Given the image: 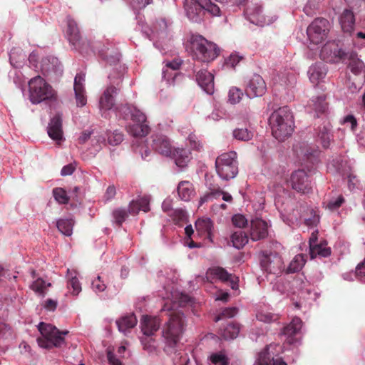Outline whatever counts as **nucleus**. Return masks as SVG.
Instances as JSON below:
<instances>
[{"label": "nucleus", "instance_id": "obj_1", "mask_svg": "<svg viewBox=\"0 0 365 365\" xmlns=\"http://www.w3.org/2000/svg\"><path fill=\"white\" fill-rule=\"evenodd\" d=\"M101 56L106 60L110 66H113V71L109 74V79L113 83L108 86L104 91L99 100V107L102 115L107 117L106 111L112 110L115 106V97L118 93V88L114 85H118L120 78L125 73L127 68L121 64L120 54L118 52L111 51L109 54H106L103 51H99Z\"/></svg>", "mask_w": 365, "mask_h": 365}, {"label": "nucleus", "instance_id": "obj_2", "mask_svg": "<svg viewBox=\"0 0 365 365\" xmlns=\"http://www.w3.org/2000/svg\"><path fill=\"white\" fill-rule=\"evenodd\" d=\"M272 135L284 141L292 133L294 127L293 115L287 106L274 110L269 118Z\"/></svg>", "mask_w": 365, "mask_h": 365}, {"label": "nucleus", "instance_id": "obj_3", "mask_svg": "<svg viewBox=\"0 0 365 365\" xmlns=\"http://www.w3.org/2000/svg\"><path fill=\"white\" fill-rule=\"evenodd\" d=\"M168 321L163 328V336L170 347H174L182 337L186 326L187 321L185 314L180 311L168 312Z\"/></svg>", "mask_w": 365, "mask_h": 365}, {"label": "nucleus", "instance_id": "obj_4", "mask_svg": "<svg viewBox=\"0 0 365 365\" xmlns=\"http://www.w3.org/2000/svg\"><path fill=\"white\" fill-rule=\"evenodd\" d=\"M184 8L187 18L196 23L203 20L206 12L213 16L221 15V8L211 0H185Z\"/></svg>", "mask_w": 365, "mask_h": 365}, {"label": "nucleus", "instance_id": "obj_5", "mask_svg": "<svg viewBox=\"0 0 365 365\" xmlns=\"http://www.w3.org/2000/svg\"><path fill=\"white\" fill-rule=\"evenodd\" d=\"M38 328L41 334V337L37 339L40 347L49 349L65 344L63 336L68 334V331H61L55 326L44 322L39 323Z\"/></svg>", "mask_w": 365, "mask_h": 365}, {"label": "nucleus", "instance_id": "obj_6", "mask_svg": "<svg viewBox=\"0 0 365 365\" xmlns=\"http://www.w3.org/2000/svg\"><path fill=\"white\" fill-rule=\"evenodd\" d=\"M191 46L193 56L195 58L202 62H211L220 54L219 47L215 43L207 41L202 36H192Z\"/></svg>", "mask_w": 365, "mask_h": 365}, {"label": "nucleus", "instance_id": "obj_7", "mask_svg": "<svg viewBox=\"0 0 365 365\" xmlns=\"http://www.w3.org/2000/svg\"><path fill=\"white\" fill-rule=\"evenodd\" d=\"M66 37L68 41L74 46V48L78 50L81 53H88L87 47H91V49L95 52L97 51H103L106 54H109L111 51L108 48H100V43L96 42L94 45H91L88 41H81L79 30L77 26L76 22L71 17L67 18V29L66 31Z\"/></svg>", "mask_w": 365, "mask_h": 365}, {"label": "nucleus", "instance_id": "obj_8", "mask_svg": "<svg viewBox=\"0 0 365 365\" xmlns=\"http://www.w3.org/2000/svg\"><path fill=\"white\" fill-rule=\"evenodd\" d=\"M29 100L33 104L51 99L55 91L52 87L40 76L32 78L28 83Z\"/></svg>", "mask_w": 365, "mask_h": 365}, {"label": "nucleus", "instance_id": "obj_9", "mask_svg": "<svg viewBox=\"0 0 365 365\" xmlns=\"http://www.w3.org/2000/svg\"><path fill=\"white\" fill-rule=\"evenodd\" d=\"M215 168L222 179L229 180L234 178L238 173L237 153H225L218 156L215 160Z\"/></svg>", "mask_w": 365, "mask_h": 365}, {"label": "nucleus", "instance_id": "obj_10", "mask_svg": "<svg viewBox=\"0 0 365 365\" xmlns=\"http://www.w3.org/2000/svg\"><path fill=\"white\" fill-rule=\"evenodd\" d=\"M329 31V22L324 18L315 19L307 27L309 40L313 44H319L327 38Z\"/></svg>", "mask_w": 365, "mask_h": 365}, {"label": "nucleus", "instance_id": "obj_11", "mask_svg": "<svg viewBox=\"0 0 365 365\" xmlns=\"http://www.w3.org/2000/svg\"><path fill=\"white\" fill-rule=\"evenodd\" d=\"M348 56L341 49L339 44L335 41H329L324 45L320 52V58L329 63H337L344 60Z\"/></svg>", "mask_w": 365, "mask_h": 365}, {"label": "nucleus", "instance_id": "obj_12", "mask_svg": "<svg viewBox=\"0 0 365 365\" xmlns=\"http://www.w3.org/2000/svg\"><path fill=\"white\" fill-rule=\"evenodd\" d=\"M260 264L263 270L270 274H279L284 270L282 259L276 252L263 254Z\"/></svg>", "mask_w": 365, "mask_h": 365}, {"label": "nucleus", "instance_id": "obj_13", "mask_svg": "<svg viewBox=\"0 0 365 365\" xmlns=\"http://www.w3.org/2000/svg\"><path fill=\"white\" fill-rule=\"evenodd\" d=\"M42 73L50 80H57L63 73L62 65L54 56H48L42 59L41 63Z\"/></svg>", "mask_w": 365, "mask_h": 365}, {"label": "nucleus", "instance_id": "obj_14", "mask_svg": "<svg viewBox=\"0 0 365 365\" xmlns=\"http://www.w3.org/2000/svg\"><path fill=\"white\" fill-rule=\"evenodd\" d=\"M289 182L292 187L299 192L309 193L312 190L311 182L304 170L293 172Z\"/></svg>", "mask_w": 365, "mask_h": 365}, {"label": "nucleus", "instance_id": "obj_15", "mask_svg": "<svg viewBox=\"0 0 365 365\" xmlns=\"http://www.w3.org/2000/svg\"><path fill=\"white\" fill-rule=\"evenodd\" d=\"M120 112L123 119L127 121L125 128L128 133L135 138L137 137L136 108L126 104L120 108Z\"/></svg>", "mask_w": 365, "mask_h": 365}, {"label": "nucleus", "instance_id": "obj_16", "mask_svg": "<svg viewBox=\"0 0 365 365\" xmlns=\"http://www.w3.org/2000/svg\"><path fill=\"white\" fill-rule=\"evenodd\" d=\"M244 12L246 18L251 23L261 26L265 23L262 6L257 2L247 0Z\"/></svg>", "mask_w": 365, "mask_h": 365}, {"label": "nucleus", "instance_id": "obj_17", "mask_svg": "<svg viewBox=\"0 0 365 365\" xmlns=\"http://www.w3.org/2000/svg\"><path fill=\"white\" fill-rule=\"evenodd\" d=\"M267 91V86L262 77L254 74L247 83L245 92L250 98L263 96Z\"/></svg>", "mask_w": 365, "mask_h": 365}, {"label": "nucleus", "instance_id": "obj_18", "mask_svg": "<svg viewBox=\"0 0 365 365\" xmlns=\"http://www.w3.org/2000/svg\"><path fill=\"white\" fill-rule=\"evenodd\" d=\"M152 146L157 153L167 157H170L174 150L169 138L163 135H155Z\"/></svg>", "mask_w": 365, "mask_h": 365}, {"label": "nucleus", "instance_id": "obj_19", "mask_svg": "<svg viewBox=\"0 0 365 365\" xmlns=\"http://www.w3.org/2000/svg\"><path fill=\"white\" fill-rule=\"evenodd\" d=\"M250 238L253 241L264 239L268 235L267 223L259 218L251 221Z\"/></svg>", "mask_w": 365, "mask_h": 365}, {"label": "nucleus", "instance_id": "obj_20", "mask_svg": "<svg viewBox=\"0 0 365 365\" xmlns=\"http://www.w3.org/2000/svg\"><path fill=\"white\" fill-rule=\"evenodd\" d=\"M85 75L78 73L74 78L73 90L77 106H84L87 103L86 91L84 87Z\"/></svg>", "mask_w": 365, "mask_h": 365}, {"label": "nucleus", "instance_id": "obj_21", "mask_svg": "<svg viewBox=\"0 0 365 365\" xmlns=\"http://www.w3.org/2000/svg\"><path fill=\"white\" fill-rule=\"evenodd\" d=\"M48 136L56 141L63 139L62 117L59 113L54 115L50 120L47 127Z\"/></svg>", "mask_w": 365, "mask_h": 365}, {"label": "nucleus", "instance_id": "obj_22", "mask_svg": "<svg viewBox=\"0 0 365 365\" xmlns=\"http://www.w3.org/2000/svg\"><path fill=\"white\" fill-rule=\"evenodd\" d=\"M302 327V321L299 317H294L292 322L287 324L282 330L281 334L286 337V341L289 344L295 341L294 336L299 333Z\"/></svg>", "mask_w": 365, "mask_h": 365}, {"label": "nucleus", "instance_id": "obj_23", "mask_svg": "<svg viewBox=\"0 0 365 365\" xmlns=\"http://www.w3.org/2000/svg\"><path fill=\"white\" fill-rule=\"evenodd\" d=\"M196 81L198 85L208 94L214 92V76L207 70H200L197 72Z\"/></svg>", "mask_w": 365, "mask_h": 365}, {"label": "nucleus", "instance_id": "obj_24", "mask_svg": "<svg viewBox=\"0 0 365 365\" xmlns=\"http://www.w3.org/2000/svg\"><path fill=\"white\" fill-rule=\"evenodd\" d=\"M206 277L208 280L210 281L216 279H220L222 282L230 281L232 283V289H236L237 286L236 282H234L232 279V275L229 274L224 268L220 267L210 268L206 273Z\"/></svg>", "mask_w": 365, "mask_h": 365}, {"label": "nucleus", "instance_id": "obj_25", "mask_svg": "<svg viewBox=\"0 0 365 365\" xmlns=\"http://www.w3.org/2000/svg\"><path fill=\"white\" fill-rule=\"evenodd\" d=\"M160 320L157 317L143 316L141 319V331L145 336H153L159 329Z\"/></svg>", "mask_w": 365, "mask_h": 365}, {"label": "nucleus", "instance_id": "obj_26", "mask_svg": "<svg viewBox=\"0 0 365 365\" xmlns=\"http://www.w3.org/2000/svg\"><path fill=\"white\" fill-rule=\"evenodd\" d=\"M327 67L323 63H316L309 67L308 74L311 82L317 85L327 74Z\"/></svg>", "mask_w": 365, "mask_h": 365}, {"label": "nucleus", "instance_id": "obj_27", "mask_svg": "<svg viewBox=\"0 0 365 365\" xmlns=\"http://www.w3.org/2000/svg\"><path fill=\"white\" fill-rule=\"evenodd\" d=\"M136 322L137 319L134 313L123 316L115 322L118 331L125 335H127L130 330L135 327Z\"/></svg>", "mask_w": 365, "mask_h": 365}, {"label": "nucleus", "instance_id": "obj_28", "mask_svg": "<svg viewBox=\"0 0 365 365\" xmlns=\"http://www.w3.org/2000/svg\"><path fill=\"white\" fill-rule=\"evenodd\" d=\"M195 228L200 235L212 240L213 223L210 218L198 219L195 222Z\"/></svg>", "mask_w": 365, "mask_h": 365}, {"label": "nucleus", "instance_id": "obj_29", "mask_svg": "<svg viewBox=\"0 0 365 365\" xmlns=\"http://www.w3.org/2000/svg\"><path fill=\"white\" fill-rule=\"evenodd\" d=\"M136 202L132 200L129 205L128 209L126 208H118L113 212V217L115 223L118 225H121L123 222L128 218L129 213L134 214L135 212Z\"/></svg>", "mask_w": 365, "mask_h": 365}, {"label": "nucleus", "instance_id": "obj_30", "mask_svg": "<svg viewBox=\"0 0 365 365\" xmlns=\"http://www.w3.org/2000/svg\"><path fill=\"white\" fill-rule=\"evenodd\" d=\"M190 152L184 148H175L172 157L175 160L177 166L185 168L191 159Z\"/></svg>", "mask_w": 365, "mask_h": 365}, {"label": "nucleus", "instance_id": "obj_31", "mask_svg": "<svg viewBox=\"0 0 365 365\" xmlns=\"http://www.w3.org/2000/svg\"><path fill=\"white\" fill-rule=\"evenodd\" d=\"M340 23L344 32L351 33L354 29L355 24L353 12L349 9H345L341 15Z\"/></svg>", "mask_w": 365, "mask_h": 365}, {"label": "nucleus", "instance_id": "obj_32", "mask_svg": "<svg viewBox=\"0 0 365 365\" xmlns=\"http://www.w3.org/2000/svg\"><path fill=\"white\" fill-rule=\"evenodd\" d=\"M240 325L234 322H229L226 326L219 329V334L225 339H233L238 336Z\"/></svg>", "mask_w": 365, "mask_h": 365}, {"label": "nucleus", "instance_id": "obj_33", "mask_svg": "<svg viewBox=\"0 0 365 365\" xmlns=\"http://www.w3.org/2000/svg\"><path fill=\"white\" fill-rule=\"evenodd\" d=\"M178 192L181 200L189 201L195 195L192 184L189 181H182L178 186Z\"/></svg>", "mask_w": 365, "mask_h": 365}, {"label": "nucleus", "instance_id": "obj_34", "mask_svg": "<svg viewBox=\"0 0 365 365\" xmlns=\"http://www.w3.org/2000/svg\"><path fill=\"white\" fill-rule=\"evenodd\" d=\"M26 55L19 48H14L9 53V60L11 65L16 68L21 67L26 61Z\"/></svg>", "mask_w": 365, "mask_h": 365}, {"label": "nucleus", "instance_id": "obj_35", "mask_svg": "<svg viewBox=\"0 0 365 365\" xmlns=\"http://www.w3.org/2000/svg\"><path fill=\"white\" fill-rule=\"evenodd\" d=\"M347 53L348 56L346 58L349 60V68L351 71L355 75L361 73L365 68L364 62L357 58L356 53L351 52Z\"/></svg>", "mask_w": 365, "mask_h": 365}, {"label": "nucleus", "instance_id": "obj_36", "mask_svg": "<svg viewBox=\"0 0 365 365\" xmlns=\"http://www.w3.org/2000/svg\"><path fill=\"white\" fill-rule=\"evenodd\" d=\"M309 255L312 259L315 258L318 255L327 257L331 255V249L329 247H327L326 242H322L309 249Z\"/></svg>", "mask_w": 365, "mask_h": 365}, {"label": "nucleus", "instance_id": "obj_37", "mask_svg": "<svg viewBox=\"0 0 365 365\" xmlns=\"http://www.w3.org/2000/svg\"><path fill=\"white\" fill-rule=\"evenodd\" d=\"M68 287L72 288V294L78 295L81 292V285L76 277V271L67 269Z\"/></svg>", "mask_w": 365, "mask_h": 365}, {"label": "nucleus", "instance_id": "obj_38", "mask_svg": "<svg viewBox=\"0 0 365 365\" xmlns=\"http://www.w3.org/2000/svg\"><path fill=\"white\" fill-rule=\"evenodd\" d=\"M306 262V256L302 254L297 255L291 261L287 268V273H295L302 269Z\"/></svg>", "mask_w": 365, "mask_h": 365}, {"label": "nucleus", "instance_id": "obj_39", "mask_svg": "<svg viewBox=\"0 0 365 365\" xmlns=\"http://www.w3.org/2000/svg\"><path fill=\"white\" fill-rule=\"evenodd\" d=\"M208 359L212 365H229L230 359L225 351H219L212 353Z\"/></svg>", "mask_w": 365, "mask_h": 365}, {"label": "nucleus", "instance_id": "obj_40", "mask_svg": "<svg viewBox=\"0 0 365 365\" xmlns=\"http://www.w3.org/2000/svg\"><path fill=\"white\" fill-rule=\"evenodd\" d=\"M150 130L151 128L146 115L138 110V138L146 136Z\"/></svg>", "mask_w": 365, "mask_h": 365}, {"label": "nucleus", "instance_id": "obj_41", "mask_svg": "<svg viewBox=\"0 0 365 365\" xmlns=\"http://www.w3.org/2000/svg\"><path fill=\"white\" fill-rule=\"evenodd\" d=\"M231 241L235 248L241 249L248 242V237L244 231L237 230L231 235Z\"/></svg>", "mask_w": 365, "mask_h": 365}, {"label": "nucleus", "instance_id": "obj_42", "mask_svg": "<svg viewBox=\"0 0 365 365\" xmlns=\"http://www.w3.org/2000/svg\"><path fill=\"white\" fill-rule=\"evenodd\" d=\"M74 222L72 219H60L56 222L58 230L66 236H71L73 233Z\"/></svg>", "mask_w": 365, "mask_h": 365}, {"label": "nucleus", "instance_id": "obj_43", "mask_svg": "<svg viewBox=\"0 0 365 365\" xmlns=\"http://www.w3.org/2000/svg\"><path fill=\"white\" fill-rule=\"evenodd\" d=\"M309 106L312 107L316 111L317 116L319 114L324 113L327 109V103L325 101V97L318 96L315 99H312Z\"/></svg>", "mask_w": 365, "mask_h": 365}, {"label": "nucleus", "instance_id": "obj_44", "mask_svg": "<svg viewBox=\"0 0 365 365\" xmlns=\"http://www.w3.org/2000/svg\"><path fill=\"white\" fill-rule=\"evenodd\" d=\"M318 136L321 140V143L324 148H329L331 140V134L329 125H324L319 127Z\"/></svg>", "mask_w": 365, "mask_h": 365}, {"label": "nucleus", "instance_id": "obj_45", "mask_svg": "<svg viewBox=\"0 0 365 365\" xmlns=\"http://www.w3.org/2000/svg\"><path fill=\"white\" fill-rule=\"evenodd\" d=\"M168 215L172 218L175 224L180 226H182L187 221V214L182 209L173 210Z\"/></svg>", "mask_w": 365, "mask_h": 365}, {"label": "nucleus", "instance_id": "obj_46", "mask_svg": "<svg viewBox=\"0 0 365 365\" xmlns=\"http://www.w3.org/2000/svg\"><path fill=\"white\" fill-rule=\"evenodd\" d=\"M50 286V283H46L42 279L38 278L31 284V288L38 295L43 297L46 294L47 287Z\"/></svg>", "mask_w": 365, "mask_h": 365}, {"label": "nucleus", "instance_id": "obj_47", "mask_svg": "<svg viewBox=\"0 0 365 365\" xmlns=\"http://www.w3.org/2000/svg\"><path fill=\"white\" fill-rule=\"evenodd\" d=\"M233 137L242 141H249L253 137V133L247 128H236L233 130Z\"/></svg>", "mask_w": 365, "mask_h": 365}, {"label": "nucleus", "instance_id": "obj_48", "mask_svg": "<svg viewBox=\"0 0 365 365\" xmlns=\"http://www.w3.org/2000/svg\"><path fill=\"white\" fill-rule=\"evenodd\" d=\"M269 349V346H267L262 351L259 353L255 365H272V360L270 359Z\"/></svg>", "mask_w": 365, "mask_h": 365}, {"label": "nucleus", "instance_id": "obj_49", "mask_svg": "<svg viewBox=\"0 0 365 365\" xmlns=\"http://www.w3.org/2000/svg\"><path fill=\"white\" fill-rule=\"evenodd\" d=\"M53 196L55 200L59 204H67L69 201V197L66 191L61 187H55L53 189Z\"/></svg>", "mask_w": 365, "mask_h": 365}, {"label": "nucleus", "instance_id": "obj_50", "mask_svg": "<svg viewBox=\"0 0 365 365\" xmlns=\"http://www.w3.org/2000/svg\"><path fill=\"white\" fill-rule=\"evenodd\" d=\"M242 96L243 93L240 88L232 87L229 91L228 100L230 103L236 104L241 101Z\"/></svg>", "mask_w": 365, "mask_h": 365}, {"label": "nucleus", "instance_id": "obj_51", "mask_svg": "<svg viewBox=\"0 0 365 365\" xmlns=\"http://www.w3.org/2000/svg\"><path fill=\"white\" fill-rule=\"evenodd\" d=\"M237 313V309L236 307L225 308L217 316L215 317V321L219 322L222 319L234 317Z\"/></svg>", "mask_w": 365, "mask_h": 365}, {"label": "nucleus", "instance_id": "obj_52", "mask_svg": "<svg viewBox=\"0 0 365 365\" xmlns=\"http://www.w3.org/2000/svg\"><path fill=\"white\" fill-rule=\"evenodd\" d=\"M223 194V191L220 188H213L210 189V191L205 193L202 197H200V203L202 205L203 203L208 202L209 200H212L213 198H218Z\"/></svg>", "mask_w": 365, "mask_h": 365}, {"label": "nucleus", "instance_id": "obj_53", "mask_svg": "<svg viewBox=\"0 0 365 365\" xmlns=\"http://www.w3.org/2000/svg\"><path fill=\"white\" fill-rule=\"evenodd\" d=\"M344 202V197L342 195H339L337 198L331 199L328 201L325 207L330 211H335L337 210Z\"/></svg>", "mask_w": 365, "mask_h": 365}, {"label": "nucleus", "instance_id": "obj_54", "mask_svg": "<svg viewBox=\"0 0 365 365\" xmlns=\"http://www.w3.org/2000/svg\"><path fill=\"white\" fill-rule=\"evenodd\" d=\"M106 287V284L102 281L100 276H97L91 282V288L96 294L104 292Z\"/></svg>", "mask_w": 365, "mask_h": 365}, {"label": "nucleus", "instance_id": "obj_55", "mask_svg": "<svg viewBox=\"0 0 365 365\" xmlns=\"http://www.w3.org/2000/svg\"><path fill=\"white\" fill-rule=\"evenodd\" d=\"M150 195H143V196H138V211L148 212L150 210Z\"/></svg>", "mask_w": 365, "mask_h": 365}, {"label": "nucleus", "instance_id": "obj_56", "mask_svg": "<svg viewBox=\"0 0 365 365\" xmlns=\"http://www.w3.org/2000/svg\"><path fill=\"white\" fill-rule=\"evenodd\" d=\"M123 140V135L120 132L115 130L113 133L108 134V143L112 145L120 144Z\"/></svg>", "mask_w": 365, "mask_h": 365}, {"label": "nucleus", "instance_id": "obj_57", "mask_svg": "<svg viewBox=\"0 0 365 365\" xmlns=\"http://www.w3.org/2000/svg\"><path fill=\"white\" fill-rule=\"evenodd\" d=\"M257 318L258 320L266 323L274 322L278 319L277 315L270 312H259L257 314Z\"/></svg>", "mask_w": 365, "mask_h": 365}, {"label": "nucleus", "instance_id": "obj_58", "mask_svg": "<svg viewBox=\"0 0 365 365\" xmlns=\"http://www.w3.org/2000/svg\"><path fill=\"white\" fill-rule=\"evenodd\" d=\"M318 151L315 149H310L309 148H304L301 150V155L306 157L308 160L313 163L317 157Z\"/></svg>", "mask_w": 365, "mask_h": 365}, {"label": "nucleus", "instance_id": "obj_59", "mask_svg": "<svg viewBox=\"0 0 365 365\" xmlns=\"http://www.w3.org/2000/svg\"><path fill=\"white\" fill-rule=\"evenodd\" d=\"M232 223L235 226L242 228L245 227L247 224V220L242 215H235L232 219Z\"/></svg>", "mask_w": 365, "mask_h": 365}, {"label": "nucleus", "instance_id": "obj_60", "mask_svg": "<svg viewBox=\"0 0 365 365\" xmlns=\"http://www.w3.org/2000/svg\"><path fill=\"white\" fill-rule=\"evenodd\" d=\"M189 145L193 150H200L202 148L201 143L197 140L195 135H190L188 137Z\"/></svg>", "mask_w": 365, "mask_h": 365}, {"label": "nucleus", "instance_id": "obj_61", "mask_svg": "<svg viewBox=\"0 0 365 365\" xmlns=\"http://www.w3.org/2000/svg\"><path fill=\"white\" fill-rule=\"evenodd\" d=\"M356 275L360 280H362L363 278H365V259L356 267Z\"/></svg>", "mask_w": 365, "mask_h": 365}, {"label": "nucleus", "instance_id": "obj_62", "mask_svg": "<svg viewBox=\"0 0 365 365\" xmlns=\"http://www.w3.org/2000/svg\"><path fill=\"white\" fill-rule=\"evenodd\" d=\"M242 59V56L237 54H231L229 58L227 60V65L232 68L235 67L238 63Z\"/></svg>", "mask_w": 365, "mask_h": 365}, {"label": "nucleus", "instance_id": "obj_63", "mask_svg": "<svg viewBox=\"0 0 365 365\" xmlns=\"http://www.w3.org/2000/svg\"><path fill=\"white\" fill-rule=\"evenodd\" d=\"M107 359L110 365H122L119 359L115 356L113 351L109 349H107Z\"/></svg>", "mask_w": 365, "mask_h": 365}, {"label": "nucleus", "instance_id": "obj_64", "mask_svg": "<svg viewBox=\"0 0 365 365\" xmlns=\"http://www.w3.org/2000/svg\"><path fill=\"white\" fill-rule=\"evenodd\" d=\"M116 194V190L114 185H110L108 187L106 193H105V199L106 201H109L112 200Z\"/></svg>", "mask_w": 365, "mask_h": 365}]
</instances>
